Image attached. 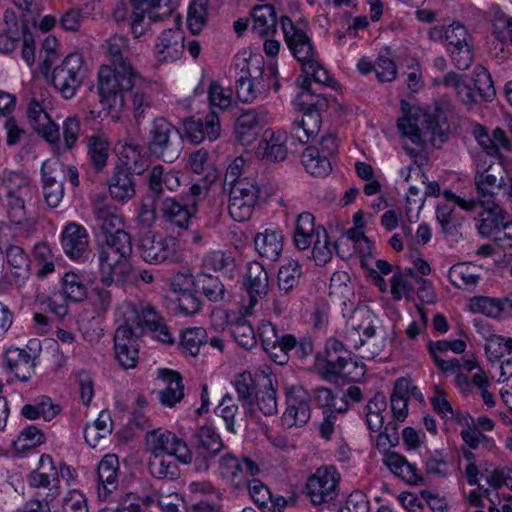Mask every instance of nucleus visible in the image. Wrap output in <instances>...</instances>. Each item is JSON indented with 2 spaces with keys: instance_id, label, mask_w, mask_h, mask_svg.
I'll list each match as a JSON object with an SVG mask.
<instances>
[{
  "instance_id": "1",
  "label": "nucleus",
  "mask_w": 512,
  "mask_h": 512,
  "mask_svg": "<svg viewBox=\"0 0 512 512\" xmlns=\"http://www.w3.org/2000/svg\"><path fill=\"white\" fill-rule=\"evenodd\" d=\"M105 47L111 66L102 65L99 69L98 94L106 115L118 122L125 106L124 93L135 87L141 76L127 58L129 39L126 36H111Z\"/></svg>"
},
{
  "instance_id": "2",
  "label": "nucleus",
  "mask_w": 512,
  "mask_h": 512,
  "mask_svg": "<svg viewBox=\"0 0 512 512\" xmlns=\"http://www.w3.org/2000/svg\"><path fill=\"white\" fill-rule=\"evenodd\" d=\"M297 83L301 92L296 97V105L302 112L301 119H295L291 128V139L306 144L320 131L322 124L321 112L326 110L334 99L322 92L312 89L307 77H299Z\"/></svg>"
},
{
  "instance_id": "3",
  "label": "nucleus",
  "mask_w": 512,
  "mask_h": 512,
  "mask_svg": "<svg viewBox=\"0 0 512 512\" xmlns=\"http://www.w3.org/2000/svg\"><path fill=\"white\" fill-rule=\"evenodd\" d=\"M315 367L325 380L333 381L339 378L354 381L363 374L353 353L334 337L326 340L324 350L315 356Z\"/></svg>"
},
{
  "instance_id": "4",
  "label": "nucleus",
  "mask_w": 512,
  "mask_h": 512,
  "mask_svg": "<svg viewBox=\"0 0 512 512\" xmlns=\"http://www.w3.org/2000/svg\"><path fill=\"white\" fill-rule=\"evenodd\" d=\"M34 194L35 189L25 174L11 170L0 173V201L6 206L11 223L22 225L28 220L26 203Z\"/></svg>"
},
{
  "instance_id": "5",
  "label": "nucleus",
  "mask_w": 512,
  "mask_h": 512,
  "mask_svg": "<svg viewBox=\"0 0 512 512\" xmlns=\"http://www.w3.org/2000/svg\"><path fill=\"white\" fill-rule=\"evenodd\" d=\"M397 127L402 135L410 140L416 148H411L405 142L404 149L416 157L427 141L433 146L439 147L446 140L437 117L433 114L423 113L405 115L398 119Z\"/></svg>"
},
{
  "instance_id": "6",
  "label": "nucleus",
  "mask_w": 512,
  "mask_h": 512,
  "mask_svg": "<svg viewBox=\"0 0 512 512\" xmlns=\"http://www.w3.org/2000/svg\"><path fill=\"white\" fill-rule=\"evenodd\" d=\"M147 144L150 153L166 163L176 161L183 149L179 129L164 117H156L148 129Z\"/></svg>"
},
{
  "instance_id": "7",
  "label": "nucleus",
  "mask_w": 512,
  "mask_h": 512,
  "mask_svg": "<svg viewBox=\"0 0 512 512\" xmlns=\"http://www.w3.org/2000/svg\"><path fill=\"white\" fill-rule=\"evenodd\" d=\"M229 190V214L238 222L248 221L259 200L260 188L254 177L224 185Z\"/></svg>"
},
{
  "instance_id": "8",
  "label": "nucleus",
  "mask_w": 512,
  "mask_h": 512,
  "mask_svg": "<svg viewBox=\"0 0 512 512\" xmlns=\"http://www.w3.org/2000/svg\"><path fill=\"white\" fill-rule=\"evenodd\" d=\"M27 483L35 490L34 499H40L47 507L59 496V475L50 455L40 456L38 468L27 475Z\"/></svg>"
},
{
  "instance_id": "9",
  "label": "nucleus",
  "mask_w": 512,
  "mask_h": 512,
  "mask_svg": "<svg viewBox=\"0 0 512 512\" xmlns=\"http://www.w3.org/2000/svg\"><path fill=\"white\" fill-rule=\"evenodd\" d=\"M340 479V473L332 465L317 468L307 479L306 497L313 505L332 502L338 496Z\"/></svg>"
},
{
  "instance_id": "10",
  "label": "nucleus",
  "mask_w": 512,
  "mask_h": 512,
  "mask_svg": "<svg viewBox=\"0 0 512 512\" xmlns=\"http://www.w3.org/2000/svg\"><path fill=\"white\" fill-rule=\"evenodd\" d=\"M130 257L118 250L104 245L100 246L99 267L102 274L101 280L106 286H110L114 282L118 284L132 283L136 277V271L129 263Z\"/></svg>"
},
{
  "instance_id": "11",
  "label": "nucleus",
  "mask_w": 512,
  "mask_h": 512,
  "mask_svg": "<svg viewBox=\"0 0 512 512\" xmlns=\"http://www.w3.org/2000/svg\"><path fill=\"white\" fill-rule=\"evenodd\" d=\"M87 69L83 58L78 53H71L52 73V83L65 99L75 96L86 76Z\"/></svg>"
},
{
  "instance_id": "12",
  "label": "nucleus",
  "mask_w": 512,
  "mask_h": 512,
  "mask_svg": "<svg viewBox=\"0 0 512 512\" xmlns=\"http://www.w3.org/2000/svg\"><path fill=\"white\" fill-rule=\"evenodd\" d=\"M280 23L284 41L292 56L301 65L316 57L317 52L310 36L307 34L308 25L306 21L299 20L294 23L288 16H282Z\"/></svg>"
},
{
  "instance_id": "13",
  "label": "nucleus",
  "mask_w": 512,
  "mask_h": 512,
  "mask_svg": "<svg viewBox=\"0 0 512 512\" xmlns=\"http://www.w3.org/2000/svg\"><path fill=\"white\" fill-rule=\"evenodd\" d=\"M248 68L246 59L242 60L241 71L243 75L236 79V95L243 103L253 102L262 91L272 85L274 91H279L280 84L277 80L278 70L274 65H269L265 70L260 72V76L251 77L249 72L244 69Z\"/></svg>"
},
{
  "instance_id": "14",
  "label": "nucleus",
  "mask_w": 512,
  "mask_h": 512,
  "mask_svg": "<svg viewBox=\"0 0 512 512\" xmlns=\"http://www.w3.org/2000/svg\"><path fill=\"white\" fill-rule=\"evenodd\" d=\"M348 345L353 348H362L363 357L373 359L386 347L387 332L381 325L369 321L366 325L352 327L347 332Z\"/></svg>"
},
{
  "instance_id": "15",
  "label": "nucleus",
  "mask_w": 512,
  "mask_h": 512,
  "mask_svg": "<svg viewBox=\"0 0 512 512\" xmlns=\"http://www.w3.org/2000/svg\"><path fill=\"white\" fill-rule=\"evenodd\" d=\"M132 12L130 14L131 32L135 38H139L147 30L144 24L145 15L151 22L162 21L172 13L169 0H130Z\"/></svg>"
},
{
  "instance_id": "16",
  "label": "nucleus",
  "mask_w": 512,
  "mask_h": 512,
  "mask_svg": "<svg viewBox=\"0 0 512 512\" xmlns=\"http://www.w3.org/2000/svg\"><path fill=\"white\" fill-rule=\"evenodd\" d=\"M483 208L476 218L477 230L484 237H493L497 241L512 239V223L506 218L502 208L495 202L490 205L479 203Z\"/></svg>"
},
{
  "instance_id": "17",
  "label": "nucleus",
  "mask_w": 512,
  "mask_h": 512,
  "mask_svg": "<svg viewBox=\"0 0 512 512\" xmlns=\"http://www.w3.org/2000/svg\"><path fill=\"white\" fill-rule=\"evenodd\" d=\"M146 442L153 455H174L181 463L192 462V452L187 444L168 430L157 429L149 432Z\"/></svg>"
},
{
  "instance_id": "18",
  "label": "nucleus",
  "mask_w": 512,
  "mask_h": 512,
  "mask_svg": "<svg viewBox=\"0 0 512 512\" xmlns=\"http://www.w3.org/2000/svg\"><path fill=\"white\" fill-rule=\"evenodd\" d=\"M196 456L192 457L194 470L205 473L209 470L211 461L225 448L220 434L210 426H202L196 433Z\"/></svg>"
},
{
  "instance_id": "19",
  "label": "nucleus",
  "mask_w": 512,
  "mask_h": 512,
  "mask_svg": "<svg viewBox=\"0 0 512 512\" xmlns=\"http://www.w3.org/2000/svg\"><path fill=\"white\" fill-rule=\"evenodd\" d=\"M175 245L173 238L147 233L140 240V256L149 264L174 263L178 260Z\"/></svg>"
},
{
  "instance_id": "20",
  "label": "nucleus",
  "mask_w": 512,
  "mask_h": 512,
  "mask_svg": "<svg viewBox=\"0 0 512 512\" xmlns=\"http://www.w3.org/2000/svg\"><path fill=\"white\" fill-rule=\"evenodd\" d=\"M311 395L299 385L292 386L286 395L287 408L281 418L282 425L286 428L305 425L311 416Z\"/></svg>"
},
{
  "instance_id": "21",
  "label": "nucleus",
  "mask_w": 512,
  "mask_h": 512,
  "mask_svg": "<svg viewBox=\"0 0 512 512\" xmlns=\"http://www.w3.org/2000/svg\"><path fill=\"white\" fill-rule=\"evenodd\" d=\"M62 162L58 159H49L41 167V180L44 199L51 208L60 205L64 197L65 174Z\"/></svg>"
},
{
  "instance_id": "22",
  "label": "nucleus",
  "mask_w": 512,
  "mask_h": 512,
  "mask_svg": "<svg viewBox=\"0 0 512 512\" xmlns=\"http://www.w3.org/2000/svg\"><path fill=\"white\" fill-rule=\"evenodd\" d=\"M36 348H40L37 340H30L26 348H10L5 353L7 368L21 382H28L35 374Z\"/></svg>"
},
{
  "instance_id": "23",
  "label": "nucleus",
  "mask_w": 512,
  "mask_h": 512,
  "mask_svg": "<svg viewBox=\"0 0 512 512\" xmlns=\"http://www.w3.org/2000/svg\"><path fill=\"white\" fill-rule=\"evenodd\" d=\"M183 30L174 26L163 30L156 38L153 48L155 59L160 63H171L181 58L184 52Z\"/></svg>"
},
{
  "instance_id": "24",
  "label": "nucleus",
  "mask_w": 512,
  "mask_h": 512,
  "mask_svg": "<svg viewBox=\"0 0 512 512\" xmlns=\"http://www.w3.org/2000/svg\"><path fill=\"white\" fill-rule=\"evenodd\" d=\"M219 473L222 478L236 487L244 485L246 478L259 473V466L250 458H238L232 453L223 454L219 461Z\"/></svg>"
},
{
  "instance_id": "25",
  "label": "nucleus",
  "mask_w": 512,
  "mask_h": 512,
  "mask_svg": "<svg viewBox=\"0 0 512 512\" xmlns=\"http://www.w3.org/2000/svg\"><path fill=\"white\" fill-rule=\"evenodd\" d=\"M120 466L118 456L115 454H106L100 460L97 467L98 477V496L102 500H112L119 497L113 494L119 486Z\"/></svg>"
},
{
  "instance_id": "26",
  "label": "nucleus",
  "mask_w": 512,
  "mask_h": 512,
  "mask_svg": "<svg viewBox=\"0 0 512 512\" xmlns=\"http://www.w3.org/2000/svg\"><path fill=\"white\" fill-rule=\"evenodd\" d=\"M116 359L124 369L135 368L138 363V343L133 329L127 323L120 325L114 335Z\"/></svg>"
},
{
  "instance_id": "27",
  "label": "nucleus",
  "mask_w": 512,
  "mask_h": 512,
  "mask_svg": "<svg viewBox=\"0 0 512 512\" xmlns=\"http://www.w3.org/2000/svg\"><path fill=\"white\" fill-rule=\"evenodd\" d=\"M186 137L194 144L205 139L215 141L220 136V121L216 112L212 111L204 117H190L184 121Z\"/></svg>"
},
{
  "instance_id": "28",
  "label": "nucleus",
  "mask_w": 512,
  "mask_h": 512,
  "mask_svg": "<svg viewBox=\"0 0 512 512\" xmlns=\"http://www.w3.org/2000/svg\"><path fill=\"white\" fill-rule=\"evenodd\" d=\"M61 245L70 259H86L89 254V237L86 229L75 222L68 223L61 233Z\"/></svg>"
},
{
  "instance_id": "29",
  "label": "nucleus",
  "mask_w": 512,
  "mask_h": 512,
  "mask_svg": "<svg viewBox=\"0 0 512 512\" xmlns=\"http://www.w3.org/2000/svg\"><path fill=\"white\" fill-rule=\"evenodd\" d=\"M319 237H326V229L322 225H315V217L311 213H300L293 235L296 248L302 251L307 250Z\"/></svg>"
},
{
  "instance_id": "30",
  "label": "nucleus",
  "mask_w": 512,
  "mask_h": 512,
  "mask_svg": "<svg viewBox=\"0 0 512 512\" xmlns=\"http://www.w3.org/2000/svg\"><path fill=\"white\" fill-rule=\"evenodd\" d=\"M159 377L165 387L155 392L157 398L162 406L173 408L184 398L183 378L179 372L169 369H160Z\"/></svg>"
},
{
  "instance_id": "31",
  "label": "nucleus",
  "mask_w": 512,
  "mask_h": 512,
  "mask_svg": "<svg viewBox=\"0 0 512 512\" xmlns=\"http://www.w3.org/2000/svg\"><path fill=\"white\" fill-rule=\"evenodd\" d=\"M190 205L184 201H177L175 198L166 197L162 200L160 213L163 220L169 225L186 230L189 227L191 218L196 213Z\"/></svg>"
},
{
  "instance_id": "32",
  "label": "nucleus",
  "mask_w": 512,
  "mask_h": 512,
  "mask_svg": "<svg viewBox=\"0 0 512 512\" xmlns=\"http://www.w3.org/2000/svg\"><path fill=\"white\" fill-rule=\"evenodd\" d=\"M244 284L250 298L249 307H254L269 291L268 273L261 263L253 261L248 264Z\"/></svg>"
},
{
  "instance_id": "33",
  "label": "nucleus",
  "mask_w": 512,
  "mask_h": 512,
  "mask_svg": "<svg viewBox=\"0 0 512 512\" xmlns=\"http://www.w3.org/2000/svg\"><path fill=\"white\" fill-rule=\"evenodd\" d=\"M254 245L261 258L277 261L284 248V236L279 228H266L254 237Z\"/></svg>"
},
{
  "instance_id": "34",
  "label": "nucleus",
  "mask_w": 512,
  "mask_h": 512,
  "mask_svg": "<svg viewBox=\"0 0 512 512\" xmlns=\"http://www.w3.org/2000/svg\"><path fill=\"white\" fill-rule=\"evenodd\" d=\"M28 21V19H22L19 22L12 10L7 9L4 12L5 28L0 33L1 54H10L17 48L25 29H27Z\"/></svg>"
},
{
  "instance_id": "35",
  "label": "nucleus",
  "mask_w": 512,
  "mask_h": 512,
  "mask_svg": "<svg viewBox=\"0 0 512 512\" xmlns=\"http://www.w3.org/2000/svg\"><path fill=\"white\" fill-rule=\"evenodd\" d=\"M265 135V138L258 144L257 156L267 162L283 161L287 156V133L278 130L270 133L267 131Z\"/></svg>"
},
{
  "instance_id": "36",
  "label": "nucleus",
  "mask_w": 512,
  "mask_h": 512,
  "mask_svg": "<svg viewBox=\"0 0 512 512\" xmlns=\"http://www.w3.org/2000/svg\"><path fill=\"white\" fill-rule=\"evenodd\" d=\"M147 182L149 196L152 198H159L165 189L174 192L181 185L179 172L174 170L165 172L162 165H156L150 170Z\"/></svg>"
},
{
  "instance_id": "37",
  "label": "nucleus",
  "mask_w": 512,
  "mask_h": 512,
  "mask_svg": "<svg viewBox=\"0 0 512 512\" xmlns=\"http://www.w3.org/2000/svg\"><path fill=\"white\" fill-rule=\"evenodd\" d=\"M428 37L431 41L444 43L447 51L472 40L466 27L460 22L432 27L428 31Z\"/></svg>"
},
{
  "instance_id": "38",
  "label": "nucleus",
  "mask_w": 512,
  "mask_h": 512,
  "mask_svg": "<svg viewBox=\"0 0 512 512\" xmlns=\"http://www.w3.org/2000/svg\"><path fill=\"white\" fill-rule=\"evenodd\" d=\"M252 31L259 37H273L277 32V13L273 5L261 4L251 11Z\"/></svg>"
},
{
  "instance_id": "39",
  "label": "nucleus",
  "mask_w": 512,
  "mask_h": 512,
  "mask_svg": "<svg viewBox=\"0 0 512 512\" xmlns=\"http://www.w3.org/2000/svg\"><path fill=\"white\" fill-rule=\"evenodd\" d=\"M470 310L491 318H500L512 314V293L510 296L500 300L490 297H474L469 303Z\"/></svg>"
},
{
  "instance_id": "40",
  "label": "nucleus",
  "mask_w": 512,
  "mask_h": 512,
  "mask_svg": "<svg viewBox=\"0 0 512 512\" xmlns=\"http://www.w3.org/2000/svg\"><path fill=\"white\" fill-rule=\"evenodd\" d=\"M108 189L113 199L119 202L129 201L136 194L133 175L123 167H116L109 178Z\"/></svg>"
},
{
  "instance_id": "41",
  "label": "nucleus",
  "mask_w": 512,
  "mask_h": 512,
  "mask_svg": "<svg viewBox=\"0 0 512 512\" xmlns=\"http://www.w3.org/2000/svg\"><path fill=\"white\" fill-rule=\"evenodd\" d=\"M485 351L490 358L500 360L506 357L501 363L502 375L512 374V337L492 334L487 338Z\"/></svg>"
},
{
  "instance_id": "42",
  "label": "nucleus",
  "mask_w": 512,
  "mask_h": 512,
  "mask_svg": "<svg viewBox=\"0 0 512 512\" xmlns=\"http://www.w3.org/2000/svg\"><path fill=\"white\" fill-rule=\"evenodd\" d=\"M87 158L96 172H101L107 165L110 155V142L102 134L85 138Z\"/></svg>"
},
{
  "instance_id": "43",
  "label": "nucleus",
  "mask_w": 512,
  "mask_h": 512,
  "mask_svg": "<svg viewBox=\"0 0 512 512\" xmlns=\"http://www.w3.org/2000/svg\"><path fill=\"white\" fill-rule=\"evenodd\" d=\"M6 259L17 286H22L30 276V261L22 247L10 245Z\"/></svg>"
},
{
  "instance_id": "44",
  "label": "nucleus",
  "mask_w": 512,
  "mask_h": 512,
  "mask_svg": "<svg viewBox=\"0 0 512 512\" xmlns=\"http://www.w3.org/2000/svg\"><path fill=\"white\" fill-rule=\"evenodd\" d=\"M384 463L393 474L409 484L418 485L423 480L416 466L409 463L404 456L398 453H388Z\"/></svg>"
},
{
  "instance_id": "45",
  "label": "nucleus",
  "mask_w": 512,
  "mask_h": 512,
  "mask_svg": "<svg viewBox=\"0 0 512 512\" xmlns=\"http://www.w3.org/2000/svg\"><path fill=\"white\" fill-rule=\"evenodd\" d=\"M63 139L60 138V130L58 129V141H48L53 150L57 154H64L73 149L80 135V119L77 115H70L62 125Z\"/></svg>"
},
{
  "instance_id": "46",
  "label": "nucleus",
  "mask_w": 512,
  "mask_h": 512,
  "mask_svg": "<svg viewBox=\"0 0 512 512\" xmlns=\"http://www.w3.org/2000/svg\"><path fill=\"white\" fill-rule=\"evenodd\" d=\"M259 132V117L254 110L242 113L237 119L235 137L240 144L244 146L252 144L257 139Z\"/></svg>"
},
{
  "instance_id": "47",
  "label": "nucleus",
  "mask_w": 512,
  "mask_h": 512,
  "mask_svg": "<svg viewBox=\"0 0 512 512\" xmlns=\"http://www.w3.org/2000/svg\"><path fill=\"white\" fill-rule=\"evenodd\" d=\"M112 429L113 422L110 413L107 410H102L95 421L86 424L84 428L85 441L90 447L95 448L102 439L112 433Z\"/></svg>"
},
{
  "instance_id": "48",
  "label": "nucleus",
  "mask_w": 512,
  "mask_h": 512,
  "mask_svg": "<svg viewBox=\"0 0 512 512\" xmlns=\"http://www.w3.org/2000/svg\"><path fill=\"white\" fill-rule=\"evenodd\" d=\"M475 181L479 203L490 205L491 202H495L494 197L502 186V177L498 178L493 173L492 166L490 165L489 168L482 173L477 172Z\"/></svg>"
},
{
  "instance_id": "49",
  "label": "nucleus",
  "mask_w": 512,
  "mask_h": 512,
  "mask_svg": "<svg viewBox=\"0 0 512 512\" xmlns=\"http://www.w3.org/2000/svg\"><path fill=\"white\" fill-rule=\"evenodd\" d=\"M93 215L96 224L100 227L105 236L124 231L123 218L113 207L97 205L93 210Z\"/></svg>"
},
{
  "instance_id": "50",
  "label": "nucleus",
  "mask_w": 512,
  "mask_h": 512,
  "mask_svg": "<svg viewBox=\"0 0 512 512\" xmlns=\"http://www.w3.org/2000/svg\"><path fill=\"white\" fill-rule=\"evenodd\" d=\"M60 412V407L52 403L51 398L45 395L34 399L32 404H26L22 407L21 414L29 420H35L42 417L46 421L52 420Z\"/></svg>"
},
{
  "instance_id": "51",
  "label": "nucleus",
  "mask_w": 512,
  "mask_h": 512,
  "mask_svg": "<svg viewBox=\"0 0 512 512\" xmlns=\"http://www.w3.org/2000/svg\"><path fill=\"white\" fill-rule=\"evenodd\" d=\"M387 408L386 397L383 393H376L364 407L366 425L371 432H379L384 425L383 412Z\"/></svg>"
},
{
  "instance_id": "52",
  "label": "nucleus",
  "mask_w": 512,
  "mask_h": 512,
  "mask_svg": "<svg viewBox=\"0 0 512 512\" xmlns=\"http://www.w3.org/2000/svg\"><path fill=\"white\" fill-rule=\"evenodd\" d=\"M149 473L159 480H175L180 471L174 459V455H153L148 463Z\"/></svg>"
},
{
  "instance_id": "53",
  "label": "nucleus",
  "mask_w": 512,
  "mask_h": 512,
  "mask_svg": "<svg viewBox=\"0 0 512 512\" xmlns=\"http://www.w3.org/2000/svg\"><path fill=\"white\" fill-rule=\"evenodd\" d=\"M448 278L454 287L468 289L478 283L480 275L475 265L470 263H458L449 269Z\"/></svg>"
},
{
  "instance_id": "54",
  "label": "nucleus",
  "mask_w": 512,
  "mask_h": 512,
  "mask_svg": "<svg viewBox=\"0 0 512 512\" xmlns=\"http://www.w3.org/2000/svg\"><path fill=\"white\" fill-rule=\"evenodd\" d=\"M301 162L309 174L317 177L328 175L332 169L329 158L316 147H307Z\"/></svg>"
},
{
  "instance_id": "55",
  "label": "nucleus",
  "mask_w": 512,
  "mask_h": 512,
  "mask_svg": "<svg viewBox=\"0 0 512 512\" xmlns=\"http://www.w3.org/2000/svg\"><path fill=\"white\" fill-rule=\"evenodd\" d=\"M201 265L203 270L231 274L236 267V262L230 252L213 250L203 256Z\"/></svg>"
},
{
  "instance_id": "56",
  "label": "nucleus",
  "mask_w": 512,
  "mask_h": 512,
  "mask_svg": "<svg viewBox=\"0 0 512 512\" xmlns=\"http://www.w3.org/2000/svg\"><path fill=\"white\" fill-rule=\"evenodd\" d=\"M230 333L237 344L246 350L257 345L256 333L250 322L244 317H238L230 324Z\"/></svg>"
},
{
  "instance_id": "57",
  "label": "nucleus",
  "mask_w": 512,
  "mask_h": 512,
  "mask_svg": "<svg viewBox=\"0 0 512 512\" xmlns=\"http://www.w3.org/2000/svg\"><path fill=\"white\" fill-rule=\"evenodd\" d=\"M195 286L209 301L218 302L224 299L226 289L218 277L206 272L199 273L195 280Z\"/></svg>"
},
{
  "instance_id": "58",
  "label": "nucleus",
  "mask_w": 512,
  "mask_h": 512,
  "mask_svg": "<svg viewBox=\"0 0 512 512\" xmlns=\"http://www.w3.org/2000/svg\"><path fill=\"white\" fill-rule=\"evenodd\" d=\"M62 295L73 302H81L87 297V288L82 276L67 272L61 279Z\"/></svg>"
},
{
  "instance_id": "59",
  "label": "nucleus",
  "mask_w": 512,
  "mask_h": 512,
  "mask_svg": "<svg viewBox=\"0 0 512 512\" xmlns=\"http://www.w3.org/2000/svg\"><path fill=\"white\" fill-rule=\"evenodd\" d=\"M407 379L399 378L394 384L390 396L391 410L395 420L402 422L408 416V399L406 398Z\"/></svg>"
},
{
  "instance_id": "60",
  "label": "nucleus",
  "mask_w": 512,
  "mask_h": 512,
  "mask_svg": "<svg viewBox=\"0 0 512 512\" xmlns=\"http://www.w3.org/2000/svg\"><path fill=\"white\" fill-rule=\"evenodd\" d=\"M302 275L301 265L295 260H289L278 271V288L283 294L290 293L298 286Z\"/></svg>"
},
{
  "instance_id": "61",
  "label": "nucleus",
  "mask_w": 512,
  "mask_h": 512,
  "mask_svg": "<svg viewBox=\"0 0 512 512\" xmlns=\"http://www.w3.org/2000/svg\"><path fill=\"white\" fill-rule=\"evenodd\" d=\"M303 75L301 77H307L310 82L313 80L316 84H320L325 87L335 88L337 82L330 75L327 69H325L318 60V54L316 57L311 58L309 61L301 65Z\"/></svg>"
},
{
  "instance_id": "62",
  "label": "nucleus",
  "mask_w": 512,
  "mask_h": 512,
  "mask_svg": "<svg viewBox=\"0 0 512 512\" xmlns=\"http://www.w3.org/2000/svg\"><path fill=\"white\" fill-rule=\"evenodd\" d=\"M207 332L203 327L185 329L180 337V346L189 355L195 357L199 354L202 345L208 341Z\"/></svg>"
},
{
  "instance_id": "63",
  "label": "nucleus",
  "mask_w": 512,
  "mask_h": 512,
  "mask_svg": "<svg viewBox=\"0 0 512 512\" xmlns=\"http://www.w3.org/2000/svg\"><path fill=\"white\" fill-rule=\"evenodd\" d=\"M238 400L242 403V406L250 407L253 404L254 396L256 395V384L250 372H242L234 377L232 382Z\"/></svg>"
},
{
  "instance_id": "64",
  "label": "nucleus",
  "mask_w": 512,
  "mask_h": 512,
  "mask_svg": "<svg viewBox=\"0 0 512 512\" xmlns=\"http://www.w3.org/2000/svg\"><path fill=\"white\" fill-rule=\"evenodd\" d=\"M209 0H192L187 14V26L193 34H198L207 21Z\"/></svg>"
}]
</instances>
